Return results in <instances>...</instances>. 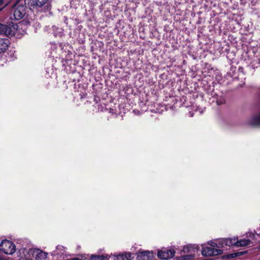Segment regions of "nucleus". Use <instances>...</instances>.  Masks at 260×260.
I'll return each mask as SVG.
<instances>
[{"instance_id":"nucleus-1","label":"nucleus","mask_w":260,"mask_h":260,"mask_svg":"<svg viewBox=\"0 0 260 260\" xmlns=\"http://www.w3.org/2000/svg\"><path fill=\"white\" fill-rule=\"evenodd\" d=\"M24 0H18L13 7L14 19L16 20L22 19L26 14Z\"/></svg>"},{"instance_id":"nucleus-2","label":"nucleus","mask_w":260,"mask_h":260,"mask_svg":"<svg viewBox=\"0 0 260 260\" xmlns=\"http://www.w3.org/2000/svg\"><path fill=\"white\" fill-rule=\"evenodd\" d=\"M48 0H24L25 4L28 5L30 9H36L38 11L46 12L50 9L47 4Z\"/></svg>"},{"instance_id":"nucleus-3","label":"nucleus","mask_w":260,"mask_h":260,"mask_svg":"<svg viewBox=\"0 0 260 260\" xmlns=\"http://www.w3.org/2000/svg\"><path fill=\"white\" fill-rule=\"evenodd\" d=\"M16 251V246L11 241L0 237V253L12 255Z\"/></svg>"},{"instance_id":"nucleus-4","label":"nucleus","mask_w":260,"mask_h":260,"mask_svg":"<svg viewBox=\"0 0 260 260\" xmlns=\"http://www.w3.org/2000/svg\"><path fill=\"white\" fill-rule=\"evenodd\" d=\"M17 28L15 26L0 24V34L4 35L8 37H13L16 32Z\"/></svg>"},{"instance_id":"nucleus-5","label":"nucleus","mask_w":260,"mask_h":260,"mask_svg":"<svg viewBox=\"0 0 260 260\" xmlns=\"http://www.w3.org/2000/svg\"><path fill=\"white\" fill-rule=\"evenodd\" d=\"M222 253V250L216 248L206 247L203 248L202 254L205 256H216Z\"/></svg>"},{"instance_id":"nucleus-6","label":"nucleus","mask_w":260,"mask_h":260,"mask_svg":"<svg viewBox=\"0 0 260 260\" xmlns=\"http://www.w3.org/2000/svg\"><path fill=\"white\" fill-rule=\"evenodd\" d=\"M217 249H220L225 246H231L236 243V239L230 238H222L217 239Z\"/></svg>"},{"instance_id":"nucleus-7","label":"nucleus","mask_w":260,"mask_h":260,"mask_svg":"<svg viewBox=\"0 0 260 260\" xmlns=\"http://www.w3.org/2000/svg\"><path fill=\"white\" fill-rule=\"evenodd\" d=\"M174 255L175 251L173 249H163L157 253L159 258L166 260L172 258Z\"/></svg>"},{"instance_id":"nucleus-8","label":"nucleus","mask_w":260,"mask_h":260,"mask_svg":"<svg viewBox=\"0 0 260 260\" xmlns=\"http://www.w3.org/2000/svg\"><path fill=\"white\" fill-rule=\"evenodd\" d=\"M29 252L37 260L46 259L48 255V253L45 252L39 249H30Z\"/></svg>"},{"instance_id":"nucleus-9","label":"nucleus","mask_w":260,"mask_h":260,"mask_svg":"<svg viewBox=\"0 0 260 260\" xmlns=\"http://www.w3.org/2000/svg\"><path fill=\"white\" fill-rule=\"evenodd\" d=\"M66 251L63 246L58 245L56 247L55 249L51 252V254L52 256H56L57 258H59L62 257L66 254Z\"/></svg>"},{"instance_id":"nucleus-10","label":"nucleus","mask_w":260,"mask_h":260,"mask_svg":"<svg viewBox=\"0 0 260 260\" xmlns=\"http://www.w3.org/2000/svg\"><path fill=\"white\" fill-rule=\"evenodd\" d=\"M138 257L142 260H152L153 253L149 251H143L138 253Z\"/></svg>"},{"instance_id":"nucleus-11","label":"nucleus","mask_w":260,"mask_h":260,"mask_svg":"<svg viewBox=\"0 0 260 260\" xmlns=\"http://www.w3.org/2000/svg\"><path fill=\"white\" fill-rule=\"evenodd\" d=\"M10 44V41L6 39H0V53L4 52Z\"/></svg>"},{"instance_id":"nucleus-12","label":"nucleus","mask_w":260,"mask_h":260,"mask_svg":"<svg viewBox=\"0 0 260 260\" xmlns=\"http://www.w3.org/2000/svg\"><path fill=\"white\" fill-rule=\"evenodd\" d=\"M236 239V243L234 245H236L237 246H246L250 244V240L249 239H241L240 240H237Z\"/></svg>"},{"instance_id":"nucleus-13","label":"nucleus","mask_w":260,"mask_h":260,"mask_svg":"<svg viewBox=\"0 0 260 260\" xmlns=\"http://www.w3.org/2000/svg\"><path fill=\"white\" fill-rule=\"evenodd\" d=\"M53 30L55 36H61L63 32V30L61 28L56 27V26H53Z\"/></svg>"},{"instance_id":"nucleus-14","label":"nucleus","mask_w":260,"mask_h":260,"mask_svg":"<svg viewBox=\"0 0 260 260\" xmlns=\"http://www.w3.org/2000/svg\"><path fill=\"white\" fill-rule=\"evenodd\" d=\"M194 245H188L183 247V251L184 252H188L194 250L195 248Z\"/></svg>"},{"instance_id":"nucleus-15","label":"nucleus","mask_w":260,"mask_h":260,"mask_svg":"<svg viewBox=\"0 0 260 260\" xmlns=\"http://www.w3.org/2000/svg\"><path fill=\"white\" fill-rule=\"evenodd\" d=\"M122 260H132V254L131 253H126L120 255Z\"/></svg>"},{"instance_id":"nucleus-16","label":"nucleus","mask_w":260,"mask_h":260,"mask_svg":"<svg viewBox=\"0 0 260 260\" xmlns=\"http://www.w3.org/2000/svg\"><path fill=\"white\" fill-rule=\"evenodd\" d=\"M208 245L211 246V247L216 248H217V239L214 240L209 241L208 242Z\"/></svg>"},{"instance_id":"nucleus-17","label":"nucleus","mask_w":260,"mask_h":260,"mask_svg":"<svg viewBox=\"0 0 260 260\" xmlns=\"http://www.w3.org/2000/svg\"><path fill=\"white\" fill-rule=\"evenodd\" d=\"M104 258V255H91L90 260H103Z\"/></svg>"},{"instance_id":"nucleus-18","label":"nucleus","mask_w":260,"mask_h":260,"mask_svg":"<svg viewBox=\"0 0 260 260\" xmlns=\"http://www.w3.org/2000/svg\"><path fill=\"white\" fill-rule=\"evenodd\" d=\"M225 103V100L224 99L220 96L219 98H217L216 100V103L218 105H221Z\"/></svg>"},{"instance_id":"nucleus-19","label":"nucleus","mask_w":260,"mask_h":260,"mask_svg":"<svg viewBox=\"0 0 260 260\" xmlns=\"http://www.w3.org/2000/svg\"><path fill=\"white\" fill-rule=\"evenodd\" d=\"M53 74V70L52 68H47L46 70V77H51Z\"/></svg>"},{"instance_id":"nucleus-20","label":"nucleus","mask_w":260,"mask_h":260,"mask_svg":"<svg viewBox=\"0 0 260 260\" xmlns=\"http://www.w3.org/2000/svg\"><path fill=\"white\" fill-rule=\"evenodd\" d=\"M116 258H117L115 255H111L109 256V257H107V256H104V258L103 260H115Z\"/></svg>"},{"instance_id":"nucleus-21","label":"nucleus","mask_w":260,"mask_h":260,"mask_svg":"<svg viewBox=\"0 0 260 260\" xmlns=\"http://www.w3.org/2000/svg\"><path fill=\"white\" fill-rule=\"evenodd\" d=\"M19 260H33V259H32L31 258H24L21 257L19 259Z\"/></svg>"},{"instance_id":"nucleus-22","label":"nucleus","mask_w":260,"mask_h":260,"mask_svg":"<svg viewBox=\"0 0 260 260\" xmlns=\"http://www.w3.org/2000/svg\"><path fill=\"white\" fill-rule=\"evenodd\" d=\"M4 3V0H0V5Z\"/></svg>"},{"instance_id":"nucleus-23","label":"nucleus","mask_w":260,"mask_h":260,"mask_svg":"<svg viewBox=\"0 0 260 260\" xmlns=\"http://www.w3.org/2000/svg\"><path fill=\"white\" fill-rule=\"evenodd\" d=\"M251 235L252 236H255V235H254V234H252V233H250V234H249V237H251Z\"/></svg>"},{"instance_id":"nucleus-24","label":"nucleus","mask_w":260,"mask_h":260,"mask_svg":"<svg viewBox=\"0 0 260 260\" xmlns=\"http://www.w3.org/2000/svg\"><path fill=\"white\" fill-rule=\"evenodd\" d=\"M193 116V113H189V116L190 117H192Z\"/></svg>"},{"instance_id":"nucleus-25","label":"nucleus","mask_w":260,"mask_h":260,"mask_svg":"<svg viewBox=\"0 0 260 260\" xmlns=\"http://www.w3.org/2000/svg\"><path fill=\"white\" fill-rule=\"evenodd\" d=\"M71 260H79V259H78V258H74V259H71Z\"/></svg>"}]
</instances>
